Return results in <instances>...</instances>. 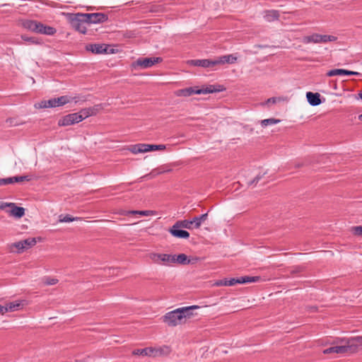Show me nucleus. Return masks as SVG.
Here are the masks:
<instances>
[{
    "instance_id": "1",
    "label": "nucleus",
    "mask_w": 362,
    "mask_h": 362,
    "mask_svg": "<svg viewBox=\"0 0 362 362\" xmlns=\"http://www.w3.org/2000/svg\"><path fill=\"white\" fill-rule=\"evenodd\" d=\"M341 344L333 346L323 351L325 354H353L359 349H362V336L349 339H341Z\"/></svg>"
},
{
    "instance_id": "2",
    "label": "nucleus",
    "mask_w": 362,
    "mask_h": 362,
    "mask_svg": "<svg viewBox=\"0 0 362 362\" xmlns=\"http://www.w3.org/2000/svg\"><path fill=\"white\" fill-rule=\"evenodd\" d=\"M199 308L198 305H191L175 309L167 313L163 316V321L168 326L175 327L181 325L185 322L186 318L189 317L192 314V310Z\"/></svg>"
},
{
    "instance_id": "3",
    "label": "nucleus",
    "mask_w": 362,
    "mask_h": 362,
    "mask_svg": "<svg viewBox=\"0 0 362 362\" xmlns=\"http://www.w3.org/2000/svg\"><path fill=\"white\" fill-rule=\"evenodd\" d=\"M94 114L93 109L85 108L78 112L69 114L62 117L58 121V125L61 127L69 126L78 123L84 119Z\"/></svg>"
},
{
    "instance_id": "4",
    "label": "nucleus",
    "mask_w": 362,
    "mask_h": 362,
    "mask_svg": "<svg viewBox=\"0 0 362 362\" xmlns=\"http://www.w3.org/2000/svg\"><path fill=\"white\" fill-rule=\"evenodd\" d=\"M83 17V13H76L71 19V24L76 31L85 34L87 30L86 24L88 22Z\"/></svg>"
},
{
    "instance_id": "5",
    "label": "nucleus",
    "mask_w": 362,
    "mask_h": 362,
    "mask_svg": "<svg viewBox=\"0 0 362 362\" xmlns=\"http://www.w3.org/2000/svg\"><path fill=\"white\" fill-rule=\"evenodd\" d=\"M161 57H151V58H139L134 62L132 64L134 69H147L153 66L154 64L162 62Z\"/></svg>"
},
{
    "instance_id": "6",
    "label": "nucleus",
    "mask_w": 362,
    "mask_h": 362,
    "mask_svg": "<svg viewBox=\"0 0 362 362\" xmlns=\"http://www.w3.org/2000/svg\"><path fill=\"white\" fill-rule=\"evenodd\" d=\"M337 40V37L334 35H320L315 33L310 36L305 37L304 42L307 43H326L327 42H334Z\"/></svg>"
},
{
    "instance_id": "7",
    "label": "nucleus",
    "mask_w": 362,
    "mask_h": 362,
    "mask_svg": "<svg viewBox=\"0 0 362 362\" xmlns=\"http://www.w3.org/2000/svg\"><path fill=\"white\" fill-rule=\"evenodd\" d=\"M37 241L35 238H27L16 243H13L11 245V250L16 248L18 253L23 252L25 250L30 248L36 244Z\"/></svg>"
},
{
    "instance_id": "8",
    "label": "nucleus",
    "mask_w": 362,
    "mask_h": 362,
    "mask_svg": "<svg viewBox=\"0 0 362 362\" xmlns=\"http://www.w3.org/2000/svg\"><path fill=\"white\" fill-rule=\"evenodd\" d=\"M88 22L90 23H100L105 22L107 20V16L103 13H83V17Z\"/></svg>"
},
{
    "instance_id": "9",
    "label": "nucleus",
    "mask_w": 362,
    "mask_h": 362,
    "mask_svg": "<svg viewBox=\"0 0 362 362\" xmlns=\"http://www.w3.org/2000/svg\"><path fill=\"white\" fill-rule=\"evenodd\" d=\"M162 353L161 349H155L152 347H147L141 349H135L132 354L136 356H157Z\"/></svg>"
},
{
    "instance_id": "10",
    "label": "nucleus",
    "mask_w": 362,
    "mask_h": 362,
    "mask_svg": "<svg viewBox=\"0 0 362 362\" xmlns=\"http://www.w3.org/2000/svg\"><path fill=\"white\" fill-rule=\"evenodd\" d=\"M34 32L47 35H54L57 30L53 27L45 25L40 22L36 21Z\"/></svg>"
},
{
    "instance_id": "11",
    "label": "nucleus",
    "mask_w": 362,
    "mask_h": 362,
    "mask_svg": "<svg viewBox=\"0 0 362 362\" xmlns=\"http://www.w3.org/2000/svg\"><path fill=\"white\" fill-rule=\"evenodd\" d=\"M152 260L157 264H170L174 262V256L168 254H153L151 256Z\"/></svg>"
},
{
    "instance_id": "12",
    "label": "nucleus",
    "mask_w": 362,
    "mask_h": 362,
    "mask_svg": "<svg viewBox=\"0 0 362 362\" xmlns=\"http://www.w3.org/2000/svg\"><path fill=\"white\" fill-rule=\"evenodd\" d=\"M180 226L175 223L169 230V232L172 235L178 238H188L189 233L185 230L180 229Z\"/></svg>"
},
{
    "instance_id": "13",
    "label": "nucleus",
    "mask_w": 362,
    "mask_h": 362,
    "mask_svg": "<svg viewBox=\"0 0 362 362\" xmlns=\"http://www.w3.org/2000/svg\"><path fill=\"white\" fill-rule=\"evenodd\" d=\"M190 64L195 66H201L204 68L212 67L217 65V62L211 59H194L190 61Z\"/></svg>"
},
{
    "instance_id": "14",
    "label": "nucleus",
    "mask_w": 362,
    "mask_h": 362,
    "mask_svg": "<svg viewBox=\"0 0 362 362\" xmlns=\"http://www.w3.org/2000/svg\"><path fill=\"white\" fill-rule=\"evenodd\" d=\"M10 208L11 209L7 211V212L11 216L20 218L25 214V209L21 206H17L14 203L11 204Z\"/></svg>"
},
{
    "instance_id": "15",
    "label": "nucleus",
    "mask_w": 362,
    "mask_h": 362,
    "mask_svg": "<svg viewBox=\"0 0 362 362\" xmlns=\"http://www.w3.org/2000/svg\"><path fill=\"white\" fill-rule=\"evenodd\" d=\"M306 98L309 104L312 106H317L321 104L320 95L318 93L308 92Z\"/></svg>"
},
{
    "instance_id": "16",
    "label": "nucleus",
    "mask_w": 362,
    "mask_h": 362,
    "mask_svg": "<svg viewBox=\"0 0 362 362\" xmlns=\"http://www.w3.org/2000/svg\"><path fill=\"white\" fill-rule=\"evenodd\" d=\"M87 50L92 52L95 54L106 53L107 47L105 45L101 44H92L86 47Z\"/></svg>"
},
{
    "instance_id": "17",
    "label": "nucleus",
    "mask_w": 362,
    "mask_h": 362,
    "mask_svg": "<svg viewBox=\"0 0 362 362\" xmlns=\"http://www.w3.org/2000/svg\"><path fill=\"white\" fill-rule=\"evenodd\" d=\"M237 61V57L233 54L223 55L215 59L218 64H234Z\"/></svg>"
},
{
    "instance_id": "18",
    "label": "nucleus",
    "mask_w": 362,
    "mask_h": 362,
    "mask_svg": "<svg viewBox=\"0 0 362 362\" xmlns=\"http://www.w3.org/2000/svg\"><path fill=\"white\" fill-rule=\"evenodd\" d=\"M25 300H21L7 303L6 306L8 312H13L22 309L23 305H25Z\"/></svg>"
},
{
    "instance_id": "19",
    "label": "nucleus",
    "mask_w": 362,
    "mask_h": 362,
    "mask_svg": "<svg viewBox=\"0 0 362 362\" xmlns=\"http://www.w3.org/2000/svg\"><path fill=\"white\" fill-rule=\"evenodd\" d=\"M279 18V13L276 10H269L264 11V18L267 22H272L278 20Z\"/></svg>"
},
{
    "instance_id": "20",
    "label": "nucleus",
    "mask_w": 362,
    "mask_h": 362,
    "mask_svg": "<svg viewBox=\"0 0 362 362\" xmlns=\"http://www.w3.org/2000/svg\"><path fill=\"white\" fill-rule=\"evenodd\" d=\"M35 107L37 108L56 107V100L55 98H51L47 100H42L40 103L35 104Z\"/></svg>"
},
{
    "instance_id": "21",
    "label": "nucleus",
    "mask_w": 362,
    "mask_h": 362,
    "mask_svg": "<svg viewBox=\"0 0 362 362\" xmlns=\"http://www.w3.org/2000/svg\"><path fill=\"white\" fill-rule=\"evenodd\" d=\"M56 100V106L60 107L62 105H64L72 100H74L75 103H77V100H76V98H71L67 95H63L59 98H54Z\"/></svg>"
},
{
    "instance_id": "22",
    "label": "nucleus",
    "mask_w": 362,
    "mask_h": 362,
    "mask_svg": "<svg viewBox=\"0 0 362 362\" xmlns=\"http://www.w3.org/2000/svg\"><path fill=\"white\" fill-rule=\"evenodd\" d=\"M173 256H174V262L173 263H178L180 264H188L192 262L190 259H188L187 256L185 254H180L178 255H173Z\"/></svg>"
},
{
    "instance_id": "23",
    "label": "nucleus",
    "mask_w": 362,
    "mask_h": 362,
    "mask_svg": "<svg viewBox=\"0 0 362 362\" xmlns=\"http://www.w3.org/2000/svg\"><path fill=\"white\" fill-rule=\"evenodd\" d=\"M208 217V213L204 214L199 216H195L192 219V222L194 223V227L195 228H199L202 222L205 221L207 219Z\"/></svg>"
},
{
    "instance_id": "24",
    "label": "nucleus",
    "mask_w": 362,
    "mask_h": 362,
    "mask_svg": "<svg viewBox=\"0 0 362 362\" xmlns=\"http://www.w3.org/2000/svg\"><path fill=\"white\" fill-rule=\"evenodd\" d=\"M175 95L178 97H189L193 95V87H189L176 90Z\"/></svg>"
},
{
    "instance_id": "25",
    "label": "nucleus",
    "mask_w": 362,
    "mask_h": 362,
    "mask_svg": "<svg viewBox=\"0 0 362 362\" xmlns=\"http://www.w3.org/2000/svg\"><path fill=\"white\" fill-rule=\"evenodd\" d=\"M177 225H178L180 228H185L187 229H192L193 228L194 223L192 220H182L178 221L176 222Z\"/></svg>"
},
{
    "instance_id": "26",
    "label": "nucleus",
    "mask_w": 362,
    "mask_h": 362,
    "mask_svg": "<svg viewBox=\"0 0 362 362\" xmlns=\"http://www.w3.org/2000/svg\"><path fill=\"white\" fill-rule=\"evenodd\" d=\"M36 21L26 20L23 21L22 26L28 30L34 32Z\"/></svg>"
},
{
    "instance_id": "27",
    "label": "nucleus",
    "mask_w": 362,
    "mask_h": 362,
    "mask_svg": "<svg viewBox=\"0 0 362 362\" xmlns=\"http://www.w3.org/2000/svg\"><path fill=\"white\" fill-rule=\"evenodd\" d=\"M346 75V69H332L327 71V76H342Z\"/></svg>"
},
{
    "instance_id": "28",
    "label": "nucleus",
    "mask_w": 362,
    "mask_h": 362,
    "mask_svg": "<svg viewBox=\"0 0 362 362\" xmlns=\"http://www.w3.org/2000/svg\"><path fill=\"white\" fill-rule=\"evenodd\" d=\"M80 219L78 217H72L69 214L66 215H60L59 221L61 223H68V222H72L74 221H77Z\"/></svg>"
},
{
    "instance_id": "29",
    "label": "nucleus",
    "mask_w": 362,
    "mask_h": 362,
    "mask_svg": "<svg viewBox=\"0 0 362 362\" xmlns=\"http://www.w3.org/2000/svg\"><path fill=\"white\" fill-rule=\"evenodd\" d=\"M280 122L279 119H274V118H269V119H262L261 121V125L263 127H267L268 125H273L276 124Z\"/></svg>"
},
{
    "instance_id": "30",
    "label": "nucleus",
    "mask_w": 362,
    "mask_h": 362,
    "mask_svg": "<svg viewBox=\"0 0 362 362\" xmlns=\"http://www.w3.org/2000/svg\"><path fill=\"white\" fill-rule=\"evenodd\" d=\"M218 88H217V86H214V85L208 86L207 87L204 88V94L212 93H216V92H218V91L222 90V89L220 88L221 86H218Z\"/></svg>"
},
{
    "instance_id": "31",
    "label": "nucleus",
    "mask_w": 362,
    "mask_h": 362,
    "mask_svg": "<svg viewBox=\"0 0 362 362\" xmlns=\"http://www.w3.org/2000/svg\"><path fill=\"white\" fill-rule=\"evenodd\" d=\"M21 39L25 42H28L30 44H40L41 42L39 41L36 37H28L25 35H21Z\"/></svg>"
},
{
    "instance_id": "32",
    "label": "nucleus",
    "mask_w": 362,
    "mask_h": 362,
    "mask_svg": "<svg viewBox=\"0 0 362 362\" xmlns=\"http://www.w3.org/2000/svg\"><path fill=\"white\" fill-rule=\"evenodd\" d=\"M148 148L149 151H162V150H165L166 148V146L164 144H159V145L148 144Z\"/></svg>"
},
{
    "instance_id": "33",
    "label": "nucleus",
    "mask_w": 362,
    "mask_h": 362,
    "mask_svg": "<svg viewBox=\"0 0 362 362\" xmlns=\"http://www.w3.org/2000/svg\"><path fill=\"white\" fill-rule=\"evenodd\" d=\"M31 177L28 175H23V176H15L12 177V180L14 182H20L23 181H30L31 180Z\"/></svg>"
},
{
    "instance_id": "34",
    "label": "nucleus",
    "mask_w": 362,
    "mask_h": 362,
    "mask_svg": "<svg viewBox=\"0 0 362 362\" xmlns=\"http://www.w3.org/2000/svg\"><path fill=\"white\" fill-rule=\"evenodd\" d=\"M244 278L245 279L246 283L257 282V281H259L260 279L259 276H245Z\"/></svg>"
},
{
    "instance_id": "35",
    "label": "nucleus",
    "mask_w": 362,
    "mask_h": 362,
    "mask_svg": "<svg viewBox=\"0 0 362 362\" xmlns=\"http://www.w3.org/2000/svg\"><path fill=\"white\" fill-rule=\"evenodd\" d=\"M13 181L11 177L0 178V186L13 184Z\"/></svg>"
},
{
    "instance_id": "36",
    "label": "nucleus",
    "mask_w": 362,
    "mask_h": 362,
    "mask_svg": "<svg viewBox=\"0 0 362 362\" xmlns=\"http://www.w3.org/2000/svg\"><path fill=\"white\" fill-rule=\"evenodd\" d=\"M226 280V284H225V286H234L235 284H238V279L237 278H232L230 279H225Z\"/></svg>"
},
{
    "instance_id": "37",
    "label": "nucleus",
    "mask_w": 362,
    "mask_h": 362,
    "mask_svg": "<svg viewBox=\"0 0 362 362\" xmlns=\"http://www.w3.org/2000/svg\"><path fill=\"white\" fill-rule=\"evenodd\" d=\"M44 282L47 285H54L58 282L57 279L47 277L45 279Z\"/></svg>"
},
{
    "instance_id": "38",
    "label": "nucleus",
    "mask_w": 362,
    "mask_h": 362,
    "mask_svg": "<svg viewBox=\"0 0 362 362\" xmlns=\"http://www.w3.org/2000/svg\"><path fill=\"white\" fill-rule=\"evenodd\" d=\"M6 122L9 125V126H18L19 124H21V123L20 122H18L16 121V119L15 118H8L6 120Z\"/></svg>"
},
{
    "instance_id": "39",
    "label": "nucleus",
    "mask_w": 362,
    "mask_h": 362,
    "mask_svg": "<svg viewBox=\"0 0 362 362\" xmlns=\"http://www.w3.org/2000/svg\"><path fill=\"white\" fill-rule=\"evenodd\" d=\"M148 146V144H139V153L149 152Z\"/></svg>"
},
{
    "instance_id": "40",
    "label": "nucleus",
    "mask_w": 362,
    "mask_h": 362,
    "mask_svg": "<svg viewBox=\"0 0 362 362\" xmlns=\"http://www.w3.org/2000/svg\"><path fill=\"white\" fill-rule=\"evenodd\" d=\"M139 144L130 146L129 151L134 154L139 153Z\"/></svg>"
},
{
    "instance_id": "41",
    "label": "nucleus",
    "mask_w": 362,
    "mask_h": 362,
    "mask_svg": "<svg viewBox=\"0 0 362 362\" xmlns=\"http://www.w3.org/2000/svg\"><path fill=\"white\" fill-rule=\"evenodd\" d=\"M352 230L355 235H362V226H355L352 228Z\"/></svg>"
},
{
    "instance_id": "42",
    "label": "nucleus",
    "mask_w": 362,
    "mask_h": 362,
    "mask_svg": "<svg viewBox=\"0 0 362 362\" xmlns=\"http://www.w3.org/2000/svg\"><path fill=\"white\" fill-rule=\"evenodd\" d=\"M194 94H204V88H198L197 87H193V95Z\"/></svg>"
},
{
    "instance_id": "43",
    "label": "nucleus",
    "mask_w": 362,
    "mask_h": 362,
    "mask_svg": "<svg viewBox=\"0 0 362 362\" xmlns=\"http://www.w3.org/2000/svg\"><path fill=\"white\" fill-rule=\"evenodd\" d=\"M262 177V175H257L251 182H249V185L257 184Z\"/></svg>"
},
{
    "instance_id": "44",
    "label": "nucleus",
    "mask_w": 362,
    "mask_h": 362,
    "mask_svg": "<svg viewBox=\"0 0 362 362\" xmlns=\"http://www.w3.org/2000/svg\"><path fill=\"white\" fill-rule=\"evenodd\" d=\"M11 204L12 203H5V202H3V203L0 204V209L4 210L7 207H11Z\"/></svg>"
},
{
    "instance_id": "45",
    "label": "nucleus",
    "mask_w": 362,
    "mask_h": 362,
    "mask_svg": "<svg viewBox=\"0 0 362 362\" xmlns=\"http://www.w3.org/2000/svg\"><path fill=\"white\" fill-rule=\"evenodd\" d=\"M152 214V211H139V214L142 216H148Z\"/></svg>"
},
{
    "instance_id": "46",
    "label": "nucleus",
    "mask_w": 362,
    "mask_h": 362,
    "mask_svg": "<svg viewBox=\"0 0 362 362\" xmlns=\"http://www.w3.org/2000/svg\"><path fill=\"white\" fill-rule=\"evenodd\" d=\"M346 76H358V75H360V74L356 71L346 70Z\"/></svg>"
},
{
    "instance_id": "47",
    "label": "nucleus",
    "mask_w": 362,
    "mask_h": 362,
    "mask_svg": "<svg viewBox=\"0 0 362 362\" xmlns=\"http://www.w3.org/2000/svg\"><path fill=\"white\" fill-rule=\"evenodd\" d=\"M8 312L7 306L6 305L5 306L0 305V314H4Z\"/></svg>"
},
{
    "instance_id": "48",
    "label": "nucleus",
    "mask_w": 362,
    "mask_h": 362,
    "mask_svg": "<svg viewBox=\"0 0 362 362\" xmlns=\"http://www.w3.org/2000/svg\"><path fill=\"white\" fill-rule=\"evenodd\" d=\"M124 215L139 214V211H127L122 213Z\"/></svg>"
},
{
    "instance_id": "49",
    "label": "nucleus",
    "mask_w": 362,
    "mask_h": 362,
    "mask_svg": "<svg viewBox=\"0 0 362 362\" xmlns=\"http://www.w3.org/2000/svg\"><path fill=\"white\" fill-rule=\"evenodd\" d=\"M225 284H226V280H219L218 281H216L215 283V285L216 286H225Z\"/></svg>"
},
{
    "instance_id": "50",
    "label": "nucleus",
    "mask_w": 362,
    "mask_h": 362,
    "mask_svg": "<svg viewBox=\"0 0 362 362\" xmlns=\"http://www.w3.org/2000/svg\"><path fill=\"white\" fill-rule=\"evenodd\" d=\"M238 281V284H246L244 276L237 278Z\"/></svg>"
},
{
    "instance_id": "51",
    "label": "nucleus",
    "mask_w": 362,
    "mask_h": 362,
    "mask_svg": "<svg viewBox=\"0 0 362 362\" xmlns=\"http://www.w3.org/2000/svg\"><path fill=\"white\" fill-rule=\"evenodd\" d=\"M276 101V98H270L267 100V103H275Z\"/></svg>"
},
{
    "instance_id": "52",
    "label": "nucleus",
    "mask_w": 362,
    "mask_h": 362,
    "mask_svg": "<svg viewBox=\"0 0 362 362\" xmlns=\"http://www.w3.org/2000/svg\"><path fill=\"white\" fill-rule=\"evenodd\" d=\"M358 119L362 121V114L358 116Z\"/></svg>"
},
{
    "instance_id": "53",
    "label": "nucleus",
    "mask_w": 362,
    "mask_h": 362,
    "mask_svg": "<svg viewBox=\"0 0 362 362\" xmlns=\"http://www.w3.org/2000/svg\"><path fill=\"white\" fill-rule=\"evenodd\" d=\"M359 98L362 100V93H359Z\"/></svg>"
}]
</instances>
